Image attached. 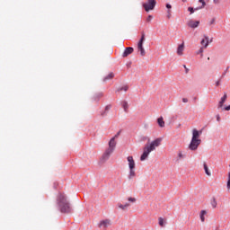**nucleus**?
Returning <instances> with one entry per match:
<instances>
[{
  "instance_id": "obj_30",
  "label": "nucleus",
  "mask_w": 230,
  "mask_h": 230,
  "mask_svg": "<svg viewBox=\"0 0 230 230\" xmlns=\"http://www.w3.org/2000/svg\"><path fill=\"white\" fill-rule=\"evenodd\" d=\"M120 134H121V131L117 132V134L112 138L113 139H118L119 137Z\"/></svg>"
},
{
  "instance_id": "obj_27",
  "label": "nucleus",
  "mask_w": 230,
  "mask_h": 230,
  "mask_svg": "<svg viewBox=\"0 0 230 230\" xmlns=\"http://www.w3.org/2000/svg\"><path fill=\"white\" fill-rule=\"evenodd\" d=\"M197 8H193V7H188V12L191 13H195V12H197Z\"/></svg>"
},
{
  "instance_id": "obj_5",
  "label": "nucleus",
  "mask_w": 230,
  "mask_h": 230,
  "mask_svg": "<svg viewBox=\"0 0 230 230\" xmlns=\"http://www.w3.org/2000/svg\"><path fill=\"white\" fill-rule=\"evenodd\" d=\"M155 4H157L155 0H148L147 3L143 4V7L146 12H150V10H154V8H155Z\"/></svg>"
},
{
  "instance_id": "obj_4",
  "label": "nucleus",
  "mask_w": 230,
  "mask_h": 230,
  "mask_svg": "<svg viewBox=\"0 0 230 230\" xmlns=\"http://www.w3.org/2000/svg\"><path fill=\"white\" fill-rule=\"evenodd\" d=\"M127 161L129 168L128 179H134L136 177V161L133 156H128Z\"/></svg>"
},
{
  "instance_id": "obj_20",
  "label": "nucleus",
  "mask_w": 230,
  "mask_h": 230,
  "mask_svg": "<svg viewBox=\"0 0 230 230\" xmlns=\"http://www.w3.org/2000/svg\"><path fill=\"white\" fill-rule=\"evenodd\" d=\"M157 123L159 125V127H161L163 128V127H164V120L163 119V117H160L157 119Z\"/></svg>"
},
{
  "instance_id": "obj_22",
  "label": "nucleus",
  "mask_w": 230,
  "mask_h": 230,
  "mask_svg": "<svg viewBox=\"0 0 230 230\" xmlns=\"http://www.w3.org/2000/svg\"><path fill=\"white\" fill-rule=\"evenodd\" d=\"M207 213L208 212L206 210H201V212H200V220H201V222H204L206 220L204 216L207 215Z\"/></svg>"
},
{
  "instance_id": "obj_45",
  "label": "nucleus",
  "mask_w": 230,
  "mask_h": 230,
  "mask_svg": "<svg viewBox=\"0 0 230 230\" xmlns=\"http://www.w3.org/2000/svg\"><path fill=\"white\" fill-rule=\"evenodd\" d=\"M208 60H209V58H208Z\"/></svg>"
},
{
  "instance_id": "obj_42",
  "label": "nucleus",
  "mask_w": 230,
  "mask_h": 230,
  "mask_svg": "<svg viewBox=\"0 0 230 230\" xmlns=\"http://www.w3.org/2000/svg\"><path fill=\"white\" fill-rule=\"evenodd\" d=\"M111 109V105H107L106 107H105V111H109Z\"/></svg>"
},
{
  "instance_id": "obj_43",
  "label": "nucleus",
  "mask_w": 230,
  "mask_h": 230,
  "mask_svg": "<svg viewBox=\"0 0 230 230\" xmlns=\"http://www.w3.org/2000/svg\"><path fill=\"white\" fill-rule=\"evenodd\" d=\"M167 13H168L167 17H168V19H170V17H171V15H172V14L170 13V11H168Z\"/></svg>"
},
{
  "instance_id": "obj_34",
  "label": "nucleus",
  "mask_w": 230,
  "mask_h": 230,
  "mask_svg": "<svg viewBox=\"0 0 230 230\" xmlns=\"http://www.w3.org/2000/svg\"><path fill=\"white\" fill-rule=\"evenodd\" d=\"M153 16L152 15H148L146 18L147 22H150V21H152Z\"/></svg>"
},
{
  "instance_id": "obj_21",
  "label": "nucleus",
  "mask_w": 230,
  "mask_h": 230,
  "mask_svg": "<svg viewBox=\"0 0 230 230\" xmlns=\"http://www.w3.org/2000/svg\"><path fill=\"white\" fill-rule=\"evenodd\" d=\"M114 78V73H110L107 76L104 77L103 82H107V80H112Z\"/></svg>"
},
{
  "instance_id": "obj_25",
  "label": "nucleus",
  "mask_w": 230,
  "mask_h": 230,
  "mask_svg": "<svg viewBox=\"0 0 230 230\" xmlns=\"http://www.w3.org/2000/svg\"><path fill=\"white\" fill-rule=\"evenodd\" d=\"M199 2L201 3L202 5L199 7H196V10H202V8H204V6H206V2L204 0H199Z\"/></svg>"
},
{
  "instance_id": "obj_13",
  "label": "nucleus",
  "mask_w": 230,
  "mask_h": 230,
  "mask_svg": "<svg viewBox=\"0 0 230 230\" xmlns=\"http://www.w3.org/2000/svg\"><path fill=\"white\" fill-rule=\"evenodd\" d=\"M137 49L140 52L141 57H145V55H146V51L145 50L142 43H137Z\"/></svg>"
},
{
  "instance_id": "obj_6",
  "label": "nucleus",
  "mask_w": 230,
  "mask_h": 230,
  "mask_svg": "<svg viewBox=\"0 0 230 230\" xmlns=\"http://www.w3.org/2000/svg\"><path fill=\"white\" fill-rule=\"evenodd\" d=\"M202 143V140H195L191 138L190 143L189 145V148L192 151L197 150L199 148V145Z\"/></svg>"
},
{
  "instance_id": "obj_37",
  "label": "nucleus",
  "mask_w": 230,
  "mask_h": 230,
  "mask_svg": "<svg viewBox=\"0 0 230 230\" xmlns=\"http://www.w3.org/2000/svg\"><path fill=\"white\" fill-rule=\"evenodd\" d=\"M215 18H213L210 22H209V25L211 26V24H215Z\"/></svg>"
},
{
  "instance_id": "obj_14",
  "label": "nucleus",
  "mask_w": 230,
  "mask_h": 230,
  "mask_svg": "<svg viewBox=\"0 0 230 230\" xmlns=\"http://www.w3.org/2000/svg\"><path fill=\"white\" fill-rule=\"evenodd\" d=\"M182 159H186V154L182 151H178V156L176 157L177 163H179V161H182Z\"/></svg>"
},
{
  "instance_id": "obj_35",
  "label": "nucleus",
  "mask_w": 230,
  "mask_h": 230,
  "mask_svg": "<svg viewBox=\"0 0 230 230\" xmlns=\"http://www.w3.org/2000/svg\"><path fill=\"white\" fill-rule=\"evenodd\" d=\"M216 119L220 123V114L216 115Z\"/></svg>"
},
{
  "instance_id": "obj_11",
  "label": "nucleus",
  "mask_w": 230,
  "mask_h": 230,
  "mask_svg": "<svg viewBox=\"0 0 230 230\" xmlns=\"http://www.w3.org/2000/svg\"><path fill=\"white\" fill-rule=\"evenodd\" d=\"M132 53H134V48L132 47H128L125 49L122 57L125 58L127 57H128V55H132Z\"/></svg>"
},
{
  "instance_id": "obj_41",
  "label": "nucleus",
  "mask_w": 230,
  "mask_h": 230,
  "mask_svg": "<svg viewBox=\"0 0 230 230\" xmlns=\"http://www.w3.org/2000/svg\"><path fill=\"white\" fill-rule=\"evenodd\" d=\"M218 85H220V80L216 82V87H218Z\"/></svg>"
},
{
  "instance_id": "obj_7",
  "label": "nucleus",
  "mask_w": 230,
  "mask_h": 230,
  "mask_svg": "<svg viewBox=\"0 0 230 230\" xmlns=\"http://www.w3.org/2000/svg\"><path fill=\"white\" fill-rule=\"evenodd\" d=\"M202 130L203 129H200L199 131V130H197V128H194L192 130V138L191 139H194L196 141H200V138H199V137H200V136H202Z\"/></svg>"
},
{
  "instance_id": "obj_17",
  "label": "nucleus",
  "mask_w": 230,
  "mask_h": 230,
  "mask_svg": "<svg viewBox=\"0 0 230 230\" xmlns=\"http://www.w3.org/2000/svg\"><path fill=\"white\" fill-rule=\"evenodd\" d=\"M121 106L126 112H128V102L127 101H122Z\"/></svg>"
},
{
  "instance_id": "obj_44",
  "label": "nucleus",
  "mask_w": 230,
  "mask_h": 230,
  "mask_svg": "<svg viewBox=\"0 0 230 230\" xmlns=\"http://www.w3.org/2000/svg\"><path fill=\"white\" fill-rule=\"evenodd\" d=\"M103 114H105V112L102 113V116H103Z\"/></svg>"
},
{
  "instance_id": "obj_9",
  "label": "nucleus",
  "mask_w": 230,
  "mask_h": 230,
  "mask_svg": "<svg viewBox=\"0 0 230 230\" xmlns=\"http://www.w3.org/2000/svg\"><path fill=\"white\" fill-rule=\"evenodd\" d=\"M199 24H200V21L190 20L187 22V25L189 26V28H191L192 30H195V28H199Z\"/></svg>"
},
{
  "instance_id": "obj_12",
  "label": "nucleus",
  "mask_w": 230,
  "mask_h": 230,
  "mask_svg": "<svg viewBox=\"0 0 230 230\" xmlns=\"http://www.w3.org/2000/svg\"><path fill=\"white\" fill-rule=\"evenodd\" d=\"M184 42H182L181 44H180L177 48V55L179 57H182V55H184Z\"/></svg>"
},
{
  "instance_id": "obj_26",
  "label": "nucleus",
  "mask_w": 230,
  "mask_h": 230,
  "mask_svg": "<svg viewBox=\"0 0 230 230\" xmlns=\"http://www.w3.org/2000/svg\"><path fill=\"white\" fill-rule=\"evenodd\" d=\"M145 42V32H142V36L138 41V44H143Z\"/></svg>"
},
{
  "instance_id": "obj_36",
  "label": "nucleus",
  "mask_w": 230,
  "mask_h": 230,
  "mask_svg": "<svg viewBox=\"0 0 230 230\" xmlns=\"http://www.w3.org/2000/svg\"><path fill=\"white\" fill-rule=\"evenodd\" d=\"M227 71H229V67H227L225 72L223 73V75L222 76H226V75L227 74Z\"/></svg>"
},
{
  "instance_id": "obj_24",
  "label": "nucleus",
  "mask_w": 230,
  "mask_h": 230,
  "mask_svg": "<svg viewBox=\"0 0 230 230\" xmlns=\"http://www.w3.org/2000/svg\"><path fill=\"white\" fill-rule=\"evenodd\" d=\"M158 224L161 227H164V218L159 217L158 218Z\"/></svg>"
},
{
  "instance_id": "obj_29",
  "label": "nucleus",
  "mask_w": 230,
  "mask_h": 230,
  "mask_svg": "<svg viewBox=\"0 0 230 230\" xmlns=\"http://www.w3.org/2000/svg\"><path fill=\"white\" fill-rule=\"evenodd\" d=\"M226 188H227V190H230V172H228V180H227V183H226Z\"/></svg>"
},
{
  "instance_id": "obj_32",
  "label": "nucleus",
  "mask_w": 230,
  "mask_h": 230,
  "mask_svg": "<svg viewBox=\"0 0 230 230\" xmlns=\"http://www.w3.org/2000/svg\"><path fill=\"white\" fill-rule=\"evenodd\" d=\"M221 111H230V105L226 106V107H223L221 109Z\"/></svg>"
},
{
  "instance_id": "obj_10",
  "label": "nucleus",
  "mask_w": 230,
  "mask_h": 230,
  "mask_svg": "<svg viewBox=\"0 0 230 230\" xmlns=\"http://www.w3.org/2000/svg\"><path fill=\"white\" fill-rule=\"evenodd\" d=\"M226 100H227V93H225L221 97V99H220V101H219V102L217 104V109H222L224 107V104L226 103Z\"/></svg>"
},
{
  "instance_id": "obj_38",
  "label": "nucleus",
  "mask_w": 230,
  "mask_h": 230,
  "mask_svg": "<svg viewBox=\"0 0 230 230\" xmlns=\"http://www.w3.org/2000/svg\"><path fill=\"white\" fill-rule=\"evenodd\" d=\"M182 102L183 103H188V98H182Z\"/></svg>"
},
{
  "instance_id": "obj_8",
  "label": "nucleus",
  "mask_w": 230,
  "mask_h": 230,
  "mask_svg": "<svg viewBox=\"0 0 230 230\" xmlns=\"http://www.w3.org/2000/svg\"><path fill=\"white\" fill-rule=\"evenodd\" d=\"M203 37H204V39L201 40L200 44H201L202 48H205V49H206V48H208V46H209V42H213V40H209V37L208 35H204Z\"/></svg>"
},
{
  "instance_id": "obj_31",
  "label": "nucleus",
  "mask_w": 230,
  "mask_h": 230,
  "mask_svg": "<svg viewBox=\"0 0 230 230\" xmlns=\"http://www.w3.org/2000/svg\"><path fill=\"white\" fill-rule=\"evenodd\" d=\"M183 67H184V69H185L186 75H188V73H190V68H188V67L186 66V65H183Z\"/></svg>"
},
{
  "instance_id": "obj_23",
  "label": "nucleus",
  "mask_w": 230,
  "mask_h": 230,
  "mask_svg": "<svg viewBox=\"0 0 230 230\" xmlns=\"http://www.w3.org/2000/svg\"><path fill=\"white\" fill-rule=\"evenodd\" d=\"M204 49H206V48L201 47V48L197 51V55H200V57H204Z\"/></svg>"
},
{
  "instance_id": "obj_33",
  "label": "nucleus",
  "mask_w": 230,
  "mask_h": 230,
  "mask_svg": "<svg viewBox=\"0 0 230 230\" xmlns=\"http://www.w3.org/2000/svg\"><path fill=\"white\" fill-rule=\"evenodd\" d=\"M128 202H136V198H128Z\"/></svg>"
},
{
  "instance_id": "obj_19",
  "label": "nucleus",
  "mask_w": 230,
  "mask_h": 230,
  "mask_svg": "<svg viewBox=\"0 0 230 230\" xmlns=\"http://www.w3.org/2000/svg\"><path fill=\"white\" fill-rule=\"evenodd\" d=\"M128 206H130V204L129 203H126V204H121V203H119L118 204V208H119V209H123V210H125V209H127V208H128Z\"/></svg>"
},
{
  "instance_id": "obj_39",
  "label": "nucleus",
  "mask_w": 230,
  "mask_h": 230,
  "mask_svg": "<svg viewBox=\"0 0 230 230\" xmlns=\"http://www.w3.org/2000/svg\"><path fill=\"white\" fill-rule=\"evenodd\" d=\"M213 3H214L215 4H218V3H220V0H213Z\"/></svg>"
},
{
  "instance_id": "obj_18",
  "label": "nucleus",
  "mask_w": 230,
  "mask_h": 230,
  "mask_svg": "<svg viewBox=\"0 0 230 230\" xmlns=\"http://www.w3.org/2000/svg\"><path fill=\"white\" fill-rule=\"evenodd\" d=\"M121 91H124V93H127L128 91V85H124L118 88L116 93H121Z\"/></svg>"
},
{
  "instance_id": "obj_15",
  "label": "nucleus",
  "mask_w": 230,
  "mask_h": 230,
  "mask_svg": "<svg viewBox=\"0 0 230 230\" xmlns=\"http://www.w3.org/2000/svg\"><path fill=\"white\" fill-rule=\"evenodd\" d=\"M109 226H111V220H109V219L102 220L100 223V227H104V229L106 227H109Z\"/></svg>"
},
{
  "instance_id": "obj_2",
  "label": "nucleus",
  "mask_w": 230,
  "mask_h": 230,
  "mask_svg": "<svg viewBox=\"0 0 230 230\" xmlns=\"http://www.w3.org/2000/svg\"><path fill=\"white\" fill-rule=\"evenodd\" d=\"M57 202L61 213H71V211H73L71 204L69 201H67L66 195L59 193L57 199Z\"/></svg>"
},
{
  "instance_id": "obj_16",
  "label": "nucleus",
  "mask_w": 230,
  "mask_h": 230,
  "mask_svg": "<svg viewBox=\"0 0 230 230\" xmlns=\"http://www.w3.org/2000/svg\"><path fill=\"white\" fill-rule=\"evenodd\" d=\"M203 168L205 170L206 175L211 177V172H209V168L208 167V164L206 163L203 164Z\"/></svg>"
},
{
  "instance_id": "obj_40",
  "label": "nucleus",
  "mask_w": 230,
  "mask_h": 230,
  "mask_svg": "<svg viewBox=\"0 0 230 230\" xmlns=\"http://www.w3.org/2000/svg\"><path fill=\"white\" fill-rule=\"evenodd\" d=\"M166 8H168V10H170L172 8V4H166Z\"/></svg>"
},
{
  "instance_id": "obj_1",
  "label": "nucleus",
  "mask_w": 230,
  "mask_h": 230,
  "mask_svg": "<svg viewBox=\"0 0 230 230\" xmlns=\"http://www.w3.org/2000/svg\"><path fill=\"white\" fill-rule=\"evenodd\" d=\"M161 141H163L162 138H156L154 141L150 143V145H146L144 147L143 154L140 156V161H146L148 159V155H150L151 152H154L157 146H161Z\"/></svg>"
},
{
  "instance_id": "obj_3",
  "label": "nucleus",
  "mask_w": 230,
  "mask_h": 230,
  "mask_svg": "<svg viewBox=\"0 0 230 230\" xmlns=\"http://www.w3.org/2000/svg\"><path fill=\"white\" fill-rule=\"evenodd\" d=\"M116 139L111 138L109 142V147L105 150L104 154L102 156V161H109L111 155H112L114 150H116Z\"/></svg>"
},
{
  "instance_id": "obj_46",
  "label": "nucleus",
  "mask_w": 230,
  "mask_h": 230,
  "mask_svg": "<svg viewBox=\"0 0 230 230\" xmlns=\"http://www.w3.org/2000/svg\"><path fill=\"white\" fill-rule=\"evenodd\" d=\"M99 96H102V94H100Z\"/></svg>"
},
{
  "instance_id": "obj_28",
  "label": "nucleus",
  "mask_w": 230,
  "mask_h": 230,
  "mask_svg": "<svg viewBox=\"0 0 230 230\" xmlns=\"http://www.w3.org/2000/svg\"><path fill=\"white\" fill-rule=\"evenodd\" d=\"M211 206L212 208H217V199L215 198H213L212 201H211Z\"/></svg>"
}]
</instances>
